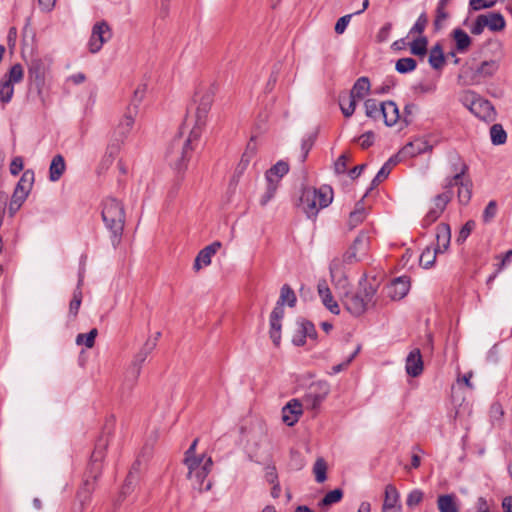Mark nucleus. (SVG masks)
<instances>
[{
	"label": "nucleus",
	"mask_w": 512,
	"mask_h": 512,
	"mask_svg": "<svg viewBox=\"0 0 512 512\" xmlns=\"http://www.w3.org/2000/svg\"><path fill=\"white\" fill-rule=\"evenodd\" d=\"M333 198V188L328 184H323L319 188L302 186L295 206L301 208L308 219L316 221L319 211L330 206Z\"/></svg>",
	"instance_id": "1"
},
{
	"label": "nucleus",
	"mask_w": 512,
	"mask_h": 512,
	"mask_svg": "<svg viewBox=\"0 0 512 512\" xmlns=\"http://www.w3.org/2000/svg\"><path fill=\"white\" fill-rule=\"evenodd\" d=\"M101 217L111 233V243L116 248L122 240L126 221L124 204L115 197H106L102 201Z\"/></svg>",
	"instance_id": "2"
},
{
	"label": "nucleus",
	"mask_w": 512,
	"mask_h": 512,
	"mask_svg": "<svg viewBox=\"0 0 512 512\" xmlns=\"http://www.w3.org/2000/svg\"><path fill=\"white\" fill-rule=\"evenodd\" d=\"M189 140H183L181 134L176 135L169 143L165 159L169 166L176 172L174 188L178 189L184 179L188 163L191 160L194 150L189 147Z\"/></svg>",
	"instance_id": "3"
},
{
	"label": "nucleus",
	"mask_w": 512,
	"mask_h": 512,
	"mask_svg": "<svg viewBox=\"0 0 512 512\" xmlns=\"http://www.w3.org/2000/svg\"><path fill=\"white\" fill-rule=\"evenodd\" d=\"M297 296L289 284L282 285L280 289V296L276 302L275 307L269 316V337L275 347H280L281 333H282V320L284 318V306L290 308L296 306Z\"/></svg>",
	"instance_id": "4"
},
{
	"label": "nucleus",
	"mask_w": 512,
	"mask_h": 512,
	"mask_svg": "<svg viewBox=\"0 0 512 512\" xmlns=\"http://www.w3.org/2000/svg\"><path fill=\"white\" fill-rule=\"evenodd\" d=\"M108 446V437L100 436L95 444V448L91 455L90 464L88 466L87 478L84 481L83 488L78 492V497L82 504L85 501H88L90 498V494L94 489V482L101 474V462L105 456V450Z\"/></svg>",
	"instance_id": "5"
},
{
	"label": "nucleus",
	"mask_w": 512,
	"mask_h": 512,
	"mask_svg": "<svg viewBox=\"0 0 512 512\" xmlns=\"http://www.w3.org/2000/svg\"><path fill=\"white\" fill-rule=\"evenodd\" d=\"M49 65L39 57L31 58L28 63L27 82L30 93L35 92L43 105H45L46 76Z\"/></svg>",
	"instance_id": "6"
},
{
	"label": "nucleus",
	"mask_w": 512,
	"mask_h": 512,
	"mask_svg": "<svg viewBox=\"0 0 512 512\" xmlns=\"http://www.w3.org/2000/svg\"><path fill=\"white\" fill-rule=\"evenodd\" d=\"M462 103L472 114L485 122H492L496 118L497 113L493 104L474 91H468Z\"/></svg>",
	"instance_id": "7"
},
{
	"label": "nucleus",
	"mask_w": 512,
	"mask_h": 512,
	"mask_svg": "<svg viewBox=\"0 0 512 512\" xmlns=\"http://www.w3.org/2000/svg\"><path fill=\"white\" fill-rule=\"evenodd\" d=\"M217 86L212 83L207 88L198 87L193 96L194 104H197L195 117L199 124H206L207 115L214 102Z\"/></svg>",
	"instance_id": "8"
},
{
	"label": "nucleus",
	"mask_w": 512,
	"mask_h": 512,
	"mask_svg": "<svg viewBox=\"0 0 512 512\" xmlns=\"http://www.w3.org/2000/svg\"><path fill=\"white\" fill-rule=\"evenodd\" d=\"M297 330L292 336L291 342L296 347H303L307 339L316 342L318 340V332L314 323L302 316L296 318Z\"/></svg>",
	"instance_id": "9"
},
{
	"label": "nucleus",
	"mask_w": 512,
	"mask_h": 512,
	"mask_svg": "<svg viewBox=\"0 0 512 512\" xmlns=\"http://www.w3.org/2000/svg\"><path fill=\"white\" fill-rule=\"evenodd\" d=\"M112 30L107 21L96 22L92 27V33L88 42L89 51L97 53L102 46L111 39Z\"/></svg>",
	"instance_id": "10"
},
{
	"label": "nucleus",
	"mask_w": 512,
	"mask_h": 512,
	"mask_svg": "<svg viewBox=\"0 0 512 512\" xmlns=\"http://www.w3.org/2000/svg\"><path fill=\"white\" fill-rule=\"evenodd\" d=\"M345 309L354 317L362 316L368 309V301L363 297L359 290L357 292H345Z\"/></svg>",
	"instance_id": "11"
},
{
	"label": "nucleus",
	"mask_w": 512,
	"mask_h": 512,
	"mask_svg": "<svg viewBox=\"0 0 512 512\" xmlns=\"http://www.w3.org/2000/svg\"><path fill=\"white\" fill-rule=\"evenodd\" d=\"M450 37L454 42L453 48L447 53V56L455 57V53H466L473 43L472 37L462 28H454Z\"/></svg>",
	"instance_id": "12"
},
{
	"label": "nucleus",
	"mask_w": 512,
	"mask_h": 512,
	"mask_svg": "<svg viewBox=\"0 0 512 512\" xmlns=\"http://www.w3.org/2000/svg\"><path fill=\"white\" fill-rule=\"evenodd\" d=\"M155 341L147 340L140 351L134 356V359L128 369V374L132 380H136L140 374L141 366L147 359L148 355L155 349Z\"/></svg>",
	"instance_id": "13"
},
{
	"label": "nucleus",
	"mask_w": 512,
	"mask_h": 512,
	"mask_svg": "<svg viewBox=\"0 0 512 512\" xmlns=\"http://www.w3.org/2000/svg\"><path fill=\"white\" fill-rule=\"evenodd\" d=\"M400 153L392 155L380 168L376 176L372 179L369 188L367 189L365 196H368L372 190H374L382 181L388 178L391 173L393 166L397 165L401 161Z\"/></svg>",
	"instance_id": "14"
},
{
	"label": "nucleus",
	"mask_w": 512,
	"mask_h": 512,
	"mask_svg": "<svg viewBox=\"0 0 512 512\" xmlns=\"http://www.w3.org/2000/svg\"><path fill=\"white\" fill-rule=\"evenodd\" d=\"M433 146L423 138H416L408 142L398 153L400 156L413 158L420 154L432 151Z\"/></svg>",
	"instance_id": "15"
},
{
	"label": "nucleus",
	"mask_w": 512,
	"mask_h": 512,
	"mask_svg": "<svg viewBox=\"0 0 512 512\" xmlns=\"http://www.w3.org/2000/svg\"><path fill=\"white\" fill-rule=\"evenodd\" d=\"M221 247L222 243L220 241H214L201 249L194 260L193 269L197 272L202 268V264L205 266L210 265L212 256L215 255Z\"/></svg>",
	"instance_id": "16"
},
{
	"label": "nucleus",
	"mask_w": 512,
	"mask_h": 512,
	"mask_svg": "<svg viewBox=\"0 0 512 512\" xmlns=\"http://www.w3.org/2000/svg\"><path fill=\"white\" fill-rule=\"evenodd\" d=\"M256 136H251L249 142L246 145V149L243 152L241 159L239 163L237 164L235 171H234V178H240L245 170L247 169L248 165L250 164L251 160L257 153V146H256Z\"/></svg>",
	"instance_id": "17"
},
{
	"label": "nucleus",
	"mask_w": 512,
	"mask_h": 512,
	"mask_svg": "<svg viewBox=\"0 0 512 512\" xmlns=\"http://www.w3.org/2000/svg\"><path fill=\"white\" fill-rule=\"evenodd\" d=\"M411 286L409 276H400L392 280L389 285V296L392 300H401L409 292Z\"/></svg>",
	"instance_id": "18"
},
{
	"label": "nucleus",
	"mask_w": 512,
	"mask_h": 512,
	"mask_svg": "<svg viewBox=\"0 0 512 512\" xmlns=\"http://www.w3.org/2000/svg\"><path fill=\"white\" fill-rule=\"evenodd\" d=\"M447 54L444 53V47L441 41H437L430 49L428 63L435 71H441L447 63Z\"/></svg>",
	"instance_id": "19"
},
{
	"label": "nucleus",
	"mask_w": 512,
	"mask_h": 512,
	"mask_svg": "<svg viewBox=\"0 0 512 512\" xmlns=\"http://www.w3.org/2000/svg\"><path fill=\"white\" fill-rule=\"evenodd\" d=\"M302 405L296 400H290L283 408H282V420L287 426H293L302 415Z\"/></svg>",
	"instance_id": "20"
},
{
	"label": "nucleus",
	"mask_w": 512,
	"mask_h": 512,
	"mask_svg": "<svg viewBox=\"0 0 512 512\" xmlns=\"http://www.w3.org/2000/svg\"><path fill=\"white\" fill-rule=\"evenodd\" d=\"M424 364L419 349L412 350L406 358V373L410 377H418L423 372Z\"/></svg>",
	"instance_id": "21"
},
{
	"label": "nucleus",
	"mask_w": 512,
	"mask_h": 512,
	"mask_svg": "<svg viewBox=\"0 0 512 512\" xmlns=\"http://www.w3.org/2000/svg\"><path fill=\"white\" fill-rule=\"evenodd\" d=\"M122 144L121 138L116 137L111 139L110 143L107 145L105 155L99 164V169L106 170L112 165L115 157L120 152Z\"/></svg>",
	"instance_id": "22"
},
{
	"label": "nucleus",
	"mask_w": 512,
	"mask_h": 512,
	"mask_svg": "<svg viewBox=\"0 0 512 512\" xmlns=\"http://www.w3.org/2000/svg\"><path fill=\"white\" fill-rule=\"evenodd\" d=\"M318 293L322 298L323 305L333 314H340V307L336 301H334L332 293L325 280L318 283Z\"/></svg>",
	"instance_id": "23"
},
{
	"label": "nucleus",
	"mask_w": 512,
	"mask_h": 512,
	"mask_svg": "<svg viewBox=\"0 0 512 512\" xmlns=\"http://www.w3.org/2000/svg\"><path fill=\"white\" fill-rule=\"evenodd\" d=\"M486 28L491 32H501L506 28L505 17L498 11H491L482 14Z\"/></svg>",
	"instance_id": "24"
},
{
	"label": "nucleus",
	"mask_w": 512,
	"mask_h": 512,
	"mask_svg": "<svg viewBox=\"0 0 512 512\" xmlns=\"http://www.w3.org/2000/svg\"><path fill=\"white\" fill-rule=\"evenodd\" d=\"M382 108L384 110V124L387 127H393L398 121L401 120L400 111L395 101H383Z\"/></svg>",
	"instance_id": "25"
},
{
	"label": "nucleus",
	"mask_w": 512,
	"mask_h": 512,
	"mask_svg": "<svg viewBox=\"0 0 512 512\" xmlns=\"http://www.w3.org/2000/svg\"><path fill=\"white\" fill-rule=\"evenodd\" d=\"M134 112L130 107L127 108V112L125 113L123 120L119 123L113 133V138H121V143L124 142V139L129 134L130 130L134 125Z\"/></svg>",
	"instance_id": "26"
},
{
	"label": "nucleus",
	"mask_w": 512,
	"mask_h": 512,
	"mask_svg": "<svg viewBox=\"0 0 512 512\" xmlns=\"http://www.w3.org/2000/svg\"><path fill=\"white\" fill-rule=\"evenodd\" d=\"M289 163L284 160H279L271 168L265 172L266 182H276L280 180L289 172Z\"/></svg>",
	"instance_id": "27"
},
{
	"label": "nucleus",
	"mask_w": 512,
	"mask_h": 512,
	"mask_svg": "<svg viewBox=\"0 0 512 512\" xmlns=\"http://www.w3.org/2000/svg\"><path fill=\"white\" fill-rule=\"evenodd\" d=\"M329 271L331 275L332 282L335 283L337 287L341 286L345 288L348 285V277L342 270V263L338 258H334L330 265Z\"/></svg>",
	"instance_id": "28"
},
{
	"label": "nucleus",
	"mask_w": 512,
	"mask_h": 512,
	"mask_svg": "<svg viewBox=\"0 0 512 512\" xmlns=\"http://www.w3.org/2000/svg\"><path fill=\"white\" fill-rule=\"evenodd\" d=\"M451 241V228L448 223L441 222L436 227V246H441V253L448 250Z\"/></svg>",
	"instance_id": "29"
},
{
	"label": "nucleus",
	"mask_w": 512,
	"mask_h": 512,
	"mask_svg": "<svg viewBox=\"0 0 512 512\" xmlns=\"http://www.w3.org/2000/svg\"><path fill=\"white\" fill-rule=\"evenodd\" d=\"M66 170V162L61 154L55 155L49 166V180L51 182L58 181Z\"/></svg>",
	"instance_id": "30"
},
{
	"label": "nucleus",
	"mask_w": 512,
	"mask_h": 512,
	"mask_svg": "<svg viewBox=\"0 0 512 512\" xmlns=\"http://www.w3.org/2000/svg\"><path fill=\"white\" fill-rule=\"evenodd\" d=\"M441 253V246H427L419 257V264L424 269H430L436 262L437 255Z\"/></svg>",
	"instance_id": "31"
},
{
	"label": "nucleus",
	"mask_w": 512,
	"mask_h": 512,
	"mask_svg": "<svg viewBox=\"0 0 512 512\" xmlns=\"http://www.w3.org/2000/svg\"><path fill=\"white\" fill-rule=\"evenodd\" d=\"M371 87L370 80L367 76H362L358 78L353 84L350 90V97L354 99H363L366 94L369 93Z\"/></svg>",
	"instance_id": "32"
},
{
	"label": "nucleus",
	"mask_w": 512,
	"mask_h": 512,
	"mask_svg": "<svg viewBox=\"0 0 512 512\" xmlns=\"http://www.w3.org/2000/svg\"><path fill=\"white\" fill-rule=\"evenodd\" d=\"M429 40L427 36H418L408 43L410 53L420 59H423L428 53Z\"/></svg>",
	"instance_id": "33"
},
{
	"label": "nucleus",
	"mask_w": 512,
	"mask_h": 512,
	"mask_svg": "<svg viewBox=\"0 0 512 512\" xmlns=\"http://www.w3.org/2000/svg\"><path fill=\"white\" fill-rule=\"evenodd\" d=\"M458 81L466 85H474L479 84L481 80L479 74L476 72V68L465 63L460 69Z\"/></svg>",
	"instance_id": "34"
},
{
	"label": "nucleus",
	"mask_w": 512,
	"mask_h": 512,
	"mask_svg": "<svg viewBox=\"0 0 512 512\" xmlns=\"http://www.w3.org/2000/svg\"><path fill=\"white\" fill-rule=\"evenodd\" d=\"M500 64L497 60H485L476 67V72L479 74V78L486 79L492 78L499 70Z\"/></svg>",
	"instance_id": "35"
},
{
	"label": "nucleus",
	"mask_w": 512,
	"mask_h": 512,
	"mask_svg": "<svg viewBox=\"0 0 512 512\" xmlns=\"http://www.w3.org/2000/svg\"><path fill=\"white\" fill-rule=\"evenodd\" d=\"M452 199V194L449 191H443L442 193L437 194L432 199L434 207L431 208L430 211L435 212L436 215L441 217L442 213L445 211L447 205L452 201Z\"/></svg>",
	"instance_id": "36"
},
{
	"label": "nucleus",
	"mask_w": 512,
	"mask_h": 512,
	"mask_svg": "<svg viewBox=\"0 0 512 512\" xmlns=\"http://www.w3.org/2000/svg\"><path fill=\"white\" fill-rule=\"evenodd\" d=\"M0 79L13 85L22 82L24 79L23 66L20 63H15Z\"/></svg>",
	"instance_id": "37"
},
{
	"label": "nucleus",
	"mask_w": 512,
	"mask_h": 512,
	"mask_svg": "<svg viewBox=\"0 0 512 512\" xmlns=\"http://www.w3.org/2000/svg\"><path fill=\"white\" fill-rule=\"evenodd\" d=\"M213 465V461L211 457H208L205 459L203 467L201 469H198L195 471L193 475V479H191L194 483V487L198 488L199 490H202V485L204 483V480L208 476V474L211 471Z\"/></svg>",
	"instance_id": "38"
},
{
	"label": "nucleus",
	"mask_w": 512,
	"mask_h": 512,
	"mask_svg": "<svg viewBox=\"0 0 512 512\" xmlns=\"http://www.w3.org/2000/svg\"><path fill=\"white\" fill-rule=\"evenodd\" d=\"M437 506L440 512H459L454 494H444L438 496Z\"/></svg>",
	"instance_id": "39"
},
{
	"label": "nucleus",
	"mask_w": 512,
	"mask_h": 512,
	"mask_svg": "<svg viewBox=\"0 0 512 512\" xmlns=\"http://www.w3.org/2000/svg\"><path fill=\"white\" fill-rule=\"evenodd\" d=\"M400 498L399 492L392 484L385 487V499L382 506V512H386L396 506Z\"/></svg>",
	"instance_id": "40"
},
{
	"label": "nucleus",
	"mask_w": 512,
	"mask_h": 512,
	"mask_svg": "<svg viewBox=\"0 0 512 512\" xmlns=\"http://www.w3.org/2000/svg\"><path fill=\"white\" fill-rule=\"evenodd\" d=\"M318 134H319V127H317L314 132L309 133L305 138L302 139V141H301V152L302 153L300 156L301 163H304L307 160L309 152L313 148V146L318 138Z\"/></svg>",
	"instance_id": "41"
},
{
	"label": "nucleus",
	"mask_w": 512,
	"mask_h": 512,
	"mask_svg": "<svg viewBox=\"0 0 512 512\" xmlns=\"http://www.w3.org/2000/svg\"><path fill=\"white\" fill-rule=\"evenodd\" d=\"M378 285H373L367 280V274H363L358 282V290L361 292L363 297L370 303L377 293Z\"/></svg>",
	"instance_id": "42"
},
{
	"label": "nucleus",
	"mask_w": 512,
	"mask_h": 512,
	"mask_svg": "<svg viewBox=\"0 0 512 512\" xmlns=\"http://www.w3.org/2000/svg\"><path fill=\"white\" fill-rule=\"evenodd\" d=\"M35 181V174L32 169H26L22 176L20 177L18 183L16 184L15 189L18 191H23L24 193L28 194L31 192V189L33 187Z\"/></svg>",
	"instance_id": "43"
},
{
	"label": "nucleus",
	"mask_w": 512,
	"mask_h": 512,
	"mask_svg": "<svg viewBox=\"0 0 512 512\" xmlns=\"http://www.w3.org/2000/svg\"><path fill=\"white\" fill-rule=\"evenodd\" d=\"M458 201L461 205H468L471 197H472V187L473 183L472 180L467 177L466 181L464 183H461V186H458Z\"/></svg>",
	"instance_id": "44"
},
{
	"label": "nucleus",
	"mask_w": 512,
	"mask_h": 512,
	"mask_svg": "<svg viewBox=\"0 0 512 512\" xmlns=\"http://www.w3.org/2000/svg\"><path fill=\"white\" fill-rule=\"evenodd\" d=\"M491 142L495 146L503 145L507 141V133L499 123L493 124L490 128Z\"/></svg>",
	"instance_id": "45"
},
{
	"label": "nucleus",
	"mask_w": 512,
	"mask_h": 512,
	"mask_svg": "<svg viewBox=\"0 0 512 512\" xmlns=\"http://www.w3.org/2000/svg\"><path fill=\"white\" fill-rule=\"evenodd\" d=\"M417 68V61L412 57L400 58L396 61L395 70L400 74L413 72Z\"/></svg>",
	"instance_id": "46"
},
{
	"label": "nucleus",
	"mask_w": 512,
	"mask_h": 512,
	"mask_svg": "<svg viewBox=\"0 0 512 512\" xmlns=\"http://www.w3.org/2000/svg\"><path fill=\"white\" fill-rule=\"evenodd\" d=\"M343 498V490L340 488H336L332 491H329L322 500L318 503V506L320 508H325L328 506H331L333 504H336L341 501Z\"/></svg>",
	"instance_id": "47"
},
{
	"label": "nucleus",
	"mask_w": 512,
	"mask_h": 512,
	"mask_svg": "<svg viewBox=\"0 0 512 512\" xmlns=\"http://www.w3.org/2000/svg\"><path fill=\"white\" fill-rule=\"evenodd\" d=\"M14 95V85L0 79V103L4 107Z\"/></svg>",
	"instance_id": "48"
},
{
	"label": "nucleus",
	"mask_w": 512,
	"mask_h": 512,
	"mask_svg": "<svg viewBox=\"0 0 512 512\" xmlns=\"http://www.w3.org/2000/svg\"><path fill=\"white\" fill-rule=\"evenodd\" d=\"M428 22H429L428 14L425 11H423L417 18L414 25L411 27V29L409 31V35L417 34L418 36H424L423 33L428 25Z\"/></svg>",
	"instance_id": "49"
},
{
	"label": "nucleus",
	"mask_w": 512,
	"mask_h": 512,
	"mask_svg": "<svg viewBox=\"0 0 512 512\" xmlns=\"http://www.w3.org/2000/svg\"><path fill=\"white\" fill-rule=\"evenodd\" d=\"M98 335V330L96 328L91 329L87 333H80L76 337L77 345H85L87 348H92L95 344V339Z\"/></svg>",
	"instance_id": "50"
},
{
	"label": "nucleus",
	"mask_w": 512,
	"mask_h": 512,
	"mask_svg": "<svg viewBox=\"0 0 512 512\" xmlns=\"http://www.w3.org/2000/svg\"><path fill=\"white\" fill-rule=\"evenodd\" d=\"M146 89H147V85L146 84H140L135 89V91L133 93L131 102H130L128 107H130L132 109V112H134V114H137L138 107H139V105L141 104V102H142V100L144 98Z\"/></svg>",
	"instance_id": "51"
},
{
	"label": "nucleus",
	"mask_w": 512,
	"mask_h": 512,
	"mask_svg": "<svg viewBox=\"0 0 512 512\" xmlns=\"http://www.w3.org/2000/svg\"><path fill=\"white\" fill-rule=\"evenodd\" d=\"M313 473L315 480L318 483H323L327 479V464L323 458H318L313 466Z\"/></svg>",
	"instance_id": "52"
},
{
	"label": "nucleus",
	"mask_w": 512,
	"mask_h": 512,
	"mask_svg": "<svg viewBox=\"0 0 512 512\" xmlns=\"http://www.w3.org/2000/svg\"><path fill=\"white\" fill-rule=\"evenodd\" d=\"M204 456L194 457V458H184V464L188 469L187 478L193 479V475L196 470L201 469L204 464Z\"/></svg>",
	"instance_id": "53"
},
{
	"label": "nucleus",
	"mask_w": 512,
	"mask_h": 512,
	"mask_svg": "<svg viewBox=\"0 0 512 512\" xmlns=\"http://www.w3.org/2000/svg\"><path fill=\"white\" fill-rule=\"evenodd\" d=\"M278 186V180L276 182H267L266 190L259 200L262 207H265L274 198Z\"/></svg>",
	"instance_id": "54"
},
{
	"label": "nucleus",
	"mask_w": 512,
	"mask_h": 512,
	"mask_svg": "<svg viewBox=\"0 0 512 512\" xmlns=\"http://www.w3.org/2000/svg\"><path fill=\"white\" fill-rule=\"evenodd\" d=\"M205 126V124H199L197 122V119L195 120V125L191 129L189 135L184 140H189V147L195 150V147L198 145V142L201 137L202 128Z\"/></svg>",
	"instance_id": "55"
},
{
	"label": "nucleus",
	"mask_w": 512,
	"mask_h": 512,
	"mask_svg": "<svg viewBox=\"0 0 512 512\" xmlns=\"http://www.w3.org/2000/svg\"><path fill=\"white\" fill-rule=\"evenodd\" d=\"M378 101L374 98H368L364 102L365 115L372 119L377 120L379 118Z\"/></svg>",
	"instance_id": "56"
},
{
	"label": "nucleus",
	"mask_w": 512,
	"mask_h": 512,
	"mask_svg": "<svg viewBox=\"0 0 512 512\" xmlns=\"http://www.w3.org/2000/svg\"><path fill=\"white\" fill-rule=\"evenodd\" d=\"M475 226H476V223L474 220H468L461 227V229L456 237V243L458 245H462L467 240V238L469 237V235L471 234V232L473 231Z\"/></svg>",
	"instance_id": "57"
},
{
	"label": "nucleus",
	"mask_w": 512,
	"mask_h": 512,
	"mask_svg": "<svg viewBox=\"0 0 512 512\" xmlns=\"http://www.w3.org/2000/svg\"><path fill=\"white\" fill-rule=\"evenodd\" d=\"M137 481V476L133 474V471H129L125 479V482L122 486L120 497L124 499L127 495H129L134 490Z\"/></svg>",
	"instance_id": "58"
},
{
	"label": "nucleus",
	"mask_w": 512,
	"mask_h": 512,
	"mask_svg": "<svg viewBox=\"0 0 512 512\" xmlns=\"http://www.w3.org/2000/svg\"><path fill=\"white\" fill-rule=\"evenodd\" d=\"M81 303H82V291H81V289H75L73 292V297L69 304V315L76 317L78 315Z\"/></svg>",
	"instance_id": "59"
},
{
	"label": "nucleus",
	"mask_w": 512,
	"mask_h": 512,
	"mask_svg": "<svg viewBox=\"0 0 512 512\" xmlns=\"http://www.w3.org/2000/svg\"><path fill=\"white\" fill-rule=\"evenodd\" d=\"M370 245V237L368 236L367 232L360 231L356 238L354 239L351 246H353V249L356 248L358 251L360 250H367Z\"/></svg>",
	"instance_id": "60"
},
{
	"label": "nucleus",
	"mask_w": 512,
	"mask_h": 512,
	"mask_svg": "<svg viewBox=\"0 0 512 512\" xmlns=\"http://www.w3.org/2000/svg\"><path fill=\"white\" fill-rule=\"evenodd\" d=\"M354 141L360 142L361 149L367 150L374 145L375 133L372 130L366 131L359 137L354 138Z\"/></svg>",
	"instance_id": "61"
},
{
	"label": "nucleus",
	"mask_w": 512,
	"mask_h": 512,
	"mask_svg": "<svg viewBox=\"0 0 512 512\" xmlns=\"http://www.w3.org/2000/svg\"><path fill=\"white\" fill-rule=\"evenodd\" d=\"M423 498H424V493L422 490L413 489L407 495L406 505L412 509V508L418 506L422 502Z\"/></svg>",
	"instance_id": "62"
},
{
	"label": "nucleus",
	"mask_w": 512,
	"mask_h": 512,
	"mask_svg": "<svg viewBox=\"0 0 512 512\" xmlns=\"http://www.w3.org/2000/svg\"><path fill=\"white\" fill-rule=\"evenodd\" d=\"M498 210V205L495 200H491L486 205L483 214L482 221L487 224L492 221V219L496 216Z\"/></svg>",
	"instance_id": "63"
},
{
	"label": "nucleus",
	"mask_w": 512,
	"mask_h": 512,
	"mask_svg": "<svg viewBox=\"0 0 512 512\" xmlns=\"http://www.w3.org/2000/svg\"><path fill=\"white\" fill-rule=\"evenodd\" d=\"M449 17V13L445 9L436 8V15L433 20V31L438 33L442 28V22Z\"/></svg>",
	"instance_id": "64"
}]
</instances>
